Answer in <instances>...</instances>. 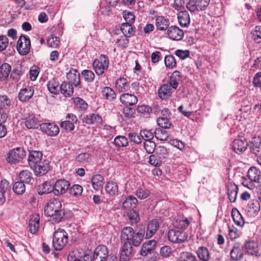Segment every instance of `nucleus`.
Listing matches in <instances>:
<instances>
[{
	"label": "nucleus",
	"mask_w": 261,
	"mask_h": 261,
	"mask_svg": "<svg viewBox=\"0 0 261 261\" xmlns=\"http://www.w3.org/2000/svg\"><path fill=\"white\" fill-rule=\"evenodd\" d=\"M155 20V24L157 30L161 31H164L168 29L170 25V21L168 18L159 15L157 13L154 15Z\"/></svg>",
	"instance_id": "f3484780"
},
{
	"label": "nucleus",
	"mask_w": 261,
	"mask_h": 261,
	"mask_svg": "<svg viewBox=\"0 0 261 261\" xmlns=\"http://www.w3.org/2000/svg\"><path fill=\"white\" fill-rule=\"evenodd\" d=\"M190 224V221L188 218L182 217L180 219H176L174 223V226L181 229H186Z\"/></svg>",
	"instance_id": "3c124183"
},
{
	"label": "nucleus",
	"mask_w": 261,
	"mask_h": 261,
	"mask_svg": "<svg viewBox=\"0 0 261 261\" xmlns=\"http://www.w3.org/2000/svg\"><path fill=\"white\" fill-rule=\"evenodd\" d=\"M69 190L70 194L75 197L81 195L83 192V188L79 185H74Z\"/></svg>",
	"instance_id": "0e129e2a"
},
{
	"label": "nucleus",
	"mask_w": 261,
	"mask_h": 261,
	"mask_svg": "<svg viewBox=\"0 0 261 261\" xmlns=\"http://www.w3.org/2000/svg\"><path fill=\"white\" fill-rule=\"evenodd\" d=\"M154 136L158 139L161 141L167 140L169 135L168 133L163 128H156L154 130Z\"/></svg>",
	"instance_id": "603ef678"
},
{
	"label": "nucleus",
	"mask_w": 261,
	"mask_h": 261,
	"mask_svg": "<svg viewBox=\"0 0 261 261\" xmlns=\"http://www.w3.org/2000/svg\"><path fill=\"white\" fill-rule=\"evenodd\" d=\"M16 48L18 53L21 56L28 54L31 48L30 38L27 36L21 35L17 41Z\"/></svg>",
	"instance_id": "20e7f679"
},
{
	"label": "nucleus",
	"mask_w": 261,
	"mask_h": 261,
	"mask_svg": "<svg viewBox=\"0 0 261 261\" xmlns=\"http://www.w3.org/2000/svg\"><path fill=\"white\" fill-rule=\"evenodd\" d=\"M168 153L167 149L164 146H159L156 148V154L161 160L167 158Z\"/></svg>",
	"instance_id": "69168bd1"
},
{
	"label": "nucleus",
	"mask_w": 261,
	"mask_h": 261,
	"mask_svg": "<svg viewBox=\"0 0 261 261\" xmlns=\"http://www.w3.org/2000/svg\"><path fill=\"white\" fill-rule=\"evenodd\" d=\"M84 121L88 124L101 125L103 120L98 114L93 113L84 118Z\"/></svg>",
	"instance_id": "bb28decb"
},
{
	"label": "nucleus",
	"mask_w": 261,
	"mask_h": 261,
	"mask_svg": "<svg viewBox=\"0 0 261 261\" xmlns=\"http://www.w3.org/2000/svg\"><path fill=\"white\" fill-rule=\"evenodd\" d=\"M77 122L76 116L72 113L68 114L66 116V120L60 123V126L66 132H71L74 130L75 124Z\"/></svg>",
	"instance_id": "f8f14e48"
},
{
	"label": "nucleus",
	"mask_w": 261,
	"mask_h": 261,
	"mask_svg": "<svg viewBox=\"0 0 261 261\" xmlns=\"http://www.w3.org/2000/svg\"><path fill=\"white\" fill-rule=\"evenodd\" d=\"M65 97H70L73 93V88L70 83H63L60 85V91Z\"/></svg>",
	"instance_id": "de8ad7c7"
},
{
	"label": "nucleus",
	"mask_w": 261,
	"mask_h": 261,
	"mask_svg": "<svg viewBox=\"0 0 261 261\" xmlns=\"http://www.w3.org/2000/svg\"><path fill=\"white\" fill-rule=\"evenodd\" d=\"M164 62L166 66L169 68H173L176 66V62L173 55H166L164 58Z\"/></svg>",
	"instance_id": "bf43d9fd"
},
{
	"label": "nucleus",
	"mask_w": 261,
	"mask_h": 261,
	"mask_svg": "<svg viewBox=\"0 0 261 261\" xmlns=\"http://www.w3.org/2000/svg\"><path fill=\"white\" fill-rule=\"evenodd\" d=\"M103 97L109 101H114L116 99V94L112 88L109 87H105L101 91Z\"/></svg>",
	"instance_id": "4c0bfd02"
},
{
	"label": "nucleus",
	"mask_w": 261,
	"mask_h": 261,
	"mask_svg": "<svg viewBox=\"0 0 261 261\" xmlns=\"http://www.w3.org/2000/svg\"><path fill=\"white\" fill-rule=\"evenodd\" d=\"M114 144L118 147H125L128 145V140L125 136H118L115 138Z\"/></svg>",
	"instance_id": "e2e57ef3"
},
{
	"label": "nucleus",
	"mask_w": 261,
	"mask_h": 261,
	"mask_svg": "<svg viewBox=\"0 0 261 261\" xmlns=\"http://www.w3.org/2000/svg\"><path fill=\"white\" fill-rule=\"evenodd\" d=\"M150 194L149 191L144 188L140 187L136 191V196L141 199L147 198Z\"/></svg>",
	"instance_id": "338daca9"
},
{
	"label": "nucleus",
	"mask_w": 261,
	"mask_h": 261,
	"mask_svg": "<svg viewBox=\"0 0 261 261\" xmlns=\"http://www.w3.org/2000/svg\"><path fill=\"white\" fill-rule=\"evenodd\" d=\"M261 139L259 137L253 138L250 143L248 144L250 151L254 154H257L259 152L260 150Z\"/></svg>",
	"instance_id": "f704fd0d"
},
{
	"label": "nucleus",
	"mask_w": 261,
	"mask_h": 261,
	"mask_svg": "<svg viewBox=\"0 0 261 261\" xmlns=\"http://www.w3.org/2000/svg\"><path fill=\"white\" fill-rule=\"evenodd\" d=\"M238 187L234 183L229 182V201L234 202L237 199Z\"/></svg>",
	"instance_id": "864d4df0"
},
{
	"label": "nucleus",
	"mask_w": 261,
	"mask_h": 261,
	"mask_svg": "<svg viewBox=\"0 0 261 261\" xmlns=\"http://www.w3.org/2000/svg\"><path fill=\"white\" fill-rule=\"evenodd\" d=\"M68 235L63 229L55 232L53 239V245L56 250H61L68 242Z\"/></svg>",
	"instance_id": "f03ea898"
},
{
	"label": "nucleus",
	"mask_w": 261,
	"mask_h": 261,
	"mask_svg": "<svg viewBox=\"0 0 261 261\" xmlns=\"http://www.w3.org/2000/svg\"><path fill=\"white\" fill-rule=\"evenodd\" d=\"M232 149L237 153H242L247 149L248 143L246 139L243 137H239L232 142Z\"/></svg>",
	"instance_id": "4468645a"
},
{
	"label": "nucleus",
	"mask_w": 261,
	"mask_h": 261,
	"mask_svg": "<svg viewBox=\"0 0 261 261\" xmlns=\"http://www.w3.org/2000/svg\"><path fill=\"white\" fill-rule=\"evenodd\" d=\"M180 81V72L177 70L174 71L170 75L168 82L166 83L170 85L174 90H176L178 86Z\"/></svg>",
	"instance_id": "cd10ccee"
},
{
	"label": "nucleus",
	"mask_w": 261,
	"mask_h": 261,
	"mask_svg": "<svg viewBox=\"0 0 261 261\" xmlns=\"http://www.w3.org/2000/svg\"><path fill=\"white\" fill-rule=\"evenodd\" d=\"M40 216L38 214L32 215L29 222L30 231L32 233H35L39 229Z\"/></svg>",
	"instance_id": "2f4dec72"
},
{
	"label": "nucleus",
	"mask_w": 261,
	"mask_h": 261,
	"mask_svg": "<svg viewBox=\"0 0 261 261\" xmlns=\"http://www.w3.org/2000/svg\"><path fill=\"white\" fill-rule=\"evenodd\" d=\"M176 261H198V260L191 252L183 251L178 254Z\"/></svg>",
	"instance_id": "a18cd8bd"
},
{
	"label": "nucleus",
	"mask_w": 261,
	"mask_h": 261,
	"mask_svg": "<svg viewBox=\"0 0 261 261\" xmlns=\"http://www.w3.org/2000/svg\"><path fill=\"white\" fill-rule=\"evenodd\" d=\"M245 248L249 254L257 256L259 253L258 244L254 241L249 240L246 241Z\"/></svg>",
	"instance_id": "c756f323"
},
{
	"label": "nucleus",
	"mask_w": 261,
	"mask_h": 261,
	"mask_svg": "<svg viewBox=\"0 0 261 261\" xmlns=\"http://www.w3.org/2000/svg\"><path fill=\"white\" fill-rule=\"evenodd\" d=\"M104 178L99 174L93 175L91 178L92 185L93 189L98 191L102 188Z\"/></svg>",
	"instance_id": "a19ab883"
},
{
	"label": "nucleus",
	"mask_w": 261,
	"mask_h": 261,
	"mask_svg": "<svg viewBox=\"0 0 261 261\" xmlns=\"http://www.w3.org/2000/svg\"><path fill=\"white\" fill-rule=\"evenodd\" d=\"M230 256L231 258L235 260H238L242 257V246L240 244H236L230 251Z\"/></svg>",
	"instance_id": "ea45409f"
},
{
	"label": "nucleus",
	"mask_w": 261,
	"mask_h": 261,
	"mask_svg": "<svg viewBox=\"0 0 261 261\" xmlns=\"http://www.w3.org/2000/svg\"><path fill=\"white\" fill-rule=\"evenodd\" d=\"M134 229L129 226L124 227L121 231L120 239L122 242H130L134 233Z\"/></svg>",
	"instance_id": "7c9ffc66"
},
{
	"label": "nucleus",
	"mask_w": 261,
	"mask_h": 261,
	"mask_svg": "<svg viewBox=\"0 0 261 261\" xmlns=\"http://www.w3.org/2000/svg\"><path fill=\"white\" fill-rule=\"evenodd\" d=\"M81 75L83 77L85 82L91 83L94 81L95 74L94 72L90 70H84L81 72Z\"/></svg>",
	"instance_id": "4d7b16f0"
},
{
	"label": "nucleus",
	"mask_w": 261,
	"mask_h": 261,
	"mask_svg": "<svg viewBox=\"0 0 261 261\" xmlns=\"http://www.w3.org/2000/svg\"><path fill=\"white\" fill-rule=\"evenodd\" d=\"M67 79L69 80V83L70 85L77 87L80 84V74L76 70H74L73 72H70L67 74Z\"/></svg>",
	"instance_id": "473e14b6"
},
{
	"label": "nucleus",
	"mask_w": 261,
	"mask_h": 261,
	"mask_svg": "<svg viewBox=\"0 0 261 261\" xmlns=\"http://www.w3.org/2000/svg\"><path fill=\"white\" fill-rule=\"evenodd\" d=\"M11 101L6 95H0V109L9 111Z\"/></svg>",
	"instance_id": "5fc2aeb1"
},
{
	"label": "nucleus",
	"mask_w": 261,
	"mask_h": 261,
	"mask_svg": "<svg viewBox=\"0 0 261 261\" xmlns=\"http://www.w3.org/2000/svg\"><path fill=\"white\" fill-rule=\"evenodd\" d=\"M138 203L137 199L134 196H127L122 204V207L124 209H133L136 207Z\"/></svg>",
	"instance_id": "c9c22d12"
},
{
	"label": "nucleus",
	"mask_w": 261,
	"mask_h": 261,
	"mask_svg": "<svg viewBox=\"0 0 261 261\" xmlns=\"http://www.w3.org/2000/svg\"><path fill=\"white\" fill-rule=\"evenodd\" d=\"M167 34L169 37L174 40H180L184 37V32L178 27L171 26L167 30Z\"/></svg>",
	"instance_id": "aec40b11"
},
{
	"label": "nucleus",
	"mask_w": 261,
	"mask_h": 261,
	"mask_svg": "<svg viewBox=\"0 0 261 261\" xmlns=\"http://www.w3.org/2000/svg\"><path fill=\"white\" fill-rule=\"evenodd\" d=\"M169 240L174 243H182L187 241L188 234L184 230L170 229L168 233Z\"/></svg>",
	"instance_id": "39448f33"
},
{
	"label": "nucleus",
	"mask_w": 261,
	"mask_h": 261,
	"mask_svg": "<svg viewBox=\"0 0 261 261\" xmlns=\"http://www.w3.org/2000/svg\"><path fill=\"white\" fill-rule=\"evenodd\" d=\"M32 174L29 170H23L19 173V179L20 181L24 184H29L32 179Z\"/></svg>",
	"instance_id": "6e6d98bb"
},
{
	"label": "nucleus",
	"mask_w": 261,
	"mask_h": 261,
	"mask_svg": "<svg viewBox=\"0 0 261 261\" xmlns=\"http://www.w3.org/2000/svg\"><path fill=\"white\" fill-rule=\"evenodd\" d=\"M106 193L110 196L116 195L118 193V186L116 182L110 181L106 183L105 186Z\"/></svg>",
	"instance_id": "72a5a7b5"
},
{
	"label": "nucleus",
	"mask_w": 261,
	"mask_h": 261,
	"mask_svg": "<svg viewBox=\"0 0 261 261\" xmlns=\"http://www.w3.org/2000/svg\"><path fill=\"white\" fill-rule=\"evenodd\" d=\"M70 182L65 179L57 180L54 184V194L56 196H60L65 194L69 190Z\"/></svg>",
	"instance_id": "1a4fd4ad"
},
{
	"label": "nucleus",
	"mask_w": 261,
	"mask_h": 261,
	"mask_svg": "<svg viewBox=\"0 0 261 261\" xmlns=\"http://www.w3.org/2000/svg\"><path fill=\"white\" fill-rule=\"evenodd\" d=\"M36 175L42 176L45 174L49 170L50 166L49 162L46 160H43L38 163L37 165L31 168Z\"/></svg>",
	"instance_id": "dca6fc26"
},
{
	"label": "nucleus",
	"mask_w": 261,
	"mask_h": 261,
	"mask_svg": "<svg viewBox=\"0 0 261 261\" xmlns=\"http://www.w3.org/2000/svg\"><path fill=\"white\" fill-rule=\"evenodd\" d=\"M157 242L155 240H149L144 242L141 247L140 255L143 256H146L149 254L154 255V253H156L154 251Z\"/></svg>",
	"instance_id": "9b49d317"
},
{
	"label": "nucleus",
	"mask_w": 261,
	"mask_h": 261,
	"mask_svg": "<svg viewBox=\"0 0 261 261\" xmlns=\"http://www.w3.org/2000/svg\"><path fill=\"white\" fill-rule=\"evenodd\" d=\"M159 228V222L158 219H154L150 220L147 226L145 239L151 238L157 231Z\"/></svg>",
	"instance_id": "6ab92c4d"
},
{
	"label": "nucleus",
	"mask_w": 261,
	"mask_h": 261,
	"mask_svg": "<svg viewBox=\"0 0 261 261\" xmlns=\"http://www.w3.org/2000/svg\"><path fill=\"white\" fill-rule=\"evenodd\" d=\"M133 253V248L131 242L123 243L120 254V261H128L132 257Z\"/></svg>",
	"instance_id": "ddd939ff"
},
{
	"label": "nucleus",
	"mask_w": 261,
	"mask_h": 261,
	"mask_svg": "<svg viewBox=\"0 0 261 261\" xmlns=\"http://www.w3.org/2000/svg\"><path fill=\"white\" fill-rule=\"evenodd\" d=\"M41 130L49 136H56L59 133V128L54 123H44L40 125Z\"/></svg>",
	"instance_id": "2eb2a0df"
},
{
	"label": "nucleus",
	"mask_w": 261,
	"mask_h": 261,
	"mask_svg": "<svg viewBox=\"0 0 261 261\" xmlns=\"http://www.w3.org/2000/svg\"><path fill=\"white\" fill-rule=\"evenodd\" d=\"M115 87L118 92H123L129 90V83L127 80L124 77H120L116 80Z\"/></svg>",
	"instance_id": "5701e85b"
},
{
	"label": "nucleus",
	"mask_w": 261,
	"mask_h": 261,
	"mask_svg": "<svg viewBox=\"0 0 261 261\" xmlns=\"http://www.w3.org/2000/svg\"><path fill=\"white\" fill-rule=\"evenodd\" d=\"M25 126L28 129H35L38 127L40 125L37 119L34 115H30L28 117L24 119Z\"/></svg>",
	"instance_id": "e433bc0d"
},
{
	"label": "nucleus",
	"mask_w": 261,
	"mask_h": 261,
	"mask_svg": "<svg viewBox=\"0 0 261 261\" xmlns=\"http://www.w3.org/2000/svg\"><path fill=\"white\" fill-rule=\"evenodd\" d=\"M108 257L107 247L103 245H99L95 249L93 254L90 255L91 261H105Z\"/></svg>",
	"instance_id": "6e6552de"
},
{
	"label": "nucleus",
	"mask_w": 261,
	"mask_h": 261,
	"mask_svg": "<svg viewBox=\"0 0 261 261\" xmlns=\"http://www.w3.org/2000/svg\"><path fill=\"white\" fill-rule=\"evenodd\" d=\"M90 154L85 152L79 154L76 158V161L81 163H85L91 160Z\"/></svg>",
	"instance_id": "774afa93"
},
{
	"label": "nucleus",
	"mask_w": 261,
	"mask_h": 261,
	"mask_svg": "<svg viewBox=\"0 0 261 261\" xmlns=\"http://www.w3.org/2000/svg\"><path fill=\"white\" fill-rule=\"evenodd\" d=\"M34 92V89L32 87L24 88L19 92L18 98L21 101H27L33 96Z\"/></svg>",
	"instance_id": "393cba45"
},
{
	"label": "nucleus",
	"mask_w": 261,
	"mask_h": 261,
	"mask_svg": "<svg viewBox=\"0 0 261 261\" xmlns=\"http://www.w3.org/2000/svg\"><path fill=\"white\" fill-rule=\"evenodd\" d=\"M44 214L47 217L53 218L55 223L61 221L64 215V212L62 210V203L57 198L50 199L44 208Z\"/></svg>",
	"instance_id": "f257e3e1"
},
{
	"label": "nucleus",
	"mask_w": 261,
	"mask_h": 261,
	"mask_svg": "<svg viewBox=\"0 0 261 261\" xmlns=\"http://www.w3.org/2000/svg\"><path fill=\"white\" fill-rule=\"evenodd\" d=\"M145 228H141L139 229L138 231L134 232L130 240L132 246L134 247L140 246L143 240L144 236L145 237Z\"/></svg>",
	"instance_id": "4be33fe9"
},
{
	"label": "nucleus",
	"mask_w": 261,
	"mask_h": 261,
	"mask_svg": "<svg viewBox=\"0 0 261 261\" xmlns=\"http://www.w3.org/2000/svg\"><path fill=\"white\" fill-rule=\"evenodd\" d=\"M54 193V185L50 182L45 181L40 185L38 188V193L40 195Z\"/></svg>",
	"instance_id": "58836bf2"
},
{
	"label": "nucleus",
	"mask_w": 261,
	"mask_h": 261,
	"mask_svg": "<svg viewBox=\"0 0 261 261\" xmlns=\"http://www.w3.org/2000/svg\"><path fill=\"white\" fill-rule=\"evenodd\" d=\"M109 60L105 55H101L99 58L95 59L93 62V67L96 74L100 75L104 73L109 67Z\"/></svg>",
	"instance_id": "7ed1b4c3"
},
{
	"label": "nucleus",
	"mask_w": 261,
	"mask_h": 261,
	"mask_svg": "<svg viewBox=\"0 0 261 261\" xmlns=\"http://www.w3.org/2000/svg\"><path fill=\"white\" fill-rule=\"evenodd\" d=\"M170 117L166 118L164 117H159L157 119V122L158 125L162 128L165 129L170 128L172 123L170 121Z\"/></svg>",
	"instance_id": "13d9d810"
},
{
	"label": "nucleus",
	"mask_w": 261,
	"mask_h": 261,
	"mask_svg": "<svg viewBox=\"0 0 261 261\" xmlns=\"http://www.w3.org/2000/svg\"><path fill=\"white\" fill-rule=\"evenodd\" d=\"M42 153L39 151L32 150L30 151L28 157V163L31 167H33L38 163L41 162L42 160Z\"/></svg>",
	"instance_id": "412c9836"
},
{
	"label": "nucleus",
	"mask_w": 261,
	"mask_h": 261,
	"mask_svg": "<svg viewBox=\"0 0 261 261\" xmlns=\"http://www.w3.org/2000/svg\"><path fill=\"white\" fill-rule=\"evenodd\" d=\"M11 67L8 63H4L0 67V80L4 81L9 76Z\"/></svg>",
	"instance_id": "8fccbe9b"
},
{
	"label": "nucleus",
	"mask_w": 261,
	"mask_h": 261,
	"mask_svg": "<svg viewBox=\"0 0 261 261\" xmlns=\"http://www.w3.org/2000/svg\"><path fill=\"white\" fill-rule=\"evenodd\" d=\"M260 210V205L258 200L254 198L249 201L245 207V211L246 215L250 217L257 216Z\"/></svg>",
	"instance_id": "9d476101"
},
{
	"label": "nucleus",
	"mask_w": 261,
	"mask_h": 261,
	"mask_svg": "<svg viewBox=\"0 0 261 261\" xmlns=\"http://www.w3.org/2000/svg\"><path fill=\"white\" fill-rule=\"evenodd\" d=\"M9 182L3 179L0 183V204H3L5 201V193L10 189Z\"/></svg>",
	"instance_id": "c03bdc74"
},
{
	"label": "nucleus",
	"mask_w": 261,
	"mask_h": 261,
	"mask_svg": "<svg viewBox=\"0 0 261 261\" xmlns=\"http://www.w3.org/2000/svg\"><path fill=\"white\" fill-rule=\"evenodd\" d=\"M196 253L198 258L202 261H208L210 254L208 249L205 247H200L198 248Z\"/></svg>",
	"instance_id": "09e8293b"
},
{
	"label": "nucleus",
	"mask_w": 261,
	"mask_h": 261,
	"mask_svg": "<svg viewBox=\"0 0 261 261\" xmlns=\"http://www.w3.org/2000/svg\"><path fill=\"white\" fill-rule=\"evenodd\" d=\"M25 155L24 150L21 147H17L11 150L7 158V162L11 164H16L21 161Z\"/></svg>",
	"instance_id": "423d86ee"
},
{
	"label": "nucleus",
	"mask_w": 261,
	"mask_h": 261,
	"mask_svg": "<svg viewBox=\"0 0 261 261\" xmlns=\"http://www.w3.org/2000/svg\"><path fill=\"white\" fill-rule=\"evenodd\" d=\"M210 0H189L187 8L191 12L204 11L208 6Z\"/></svg>",
	"instance_id": "0eeeda50"
},
{
	"label": "nucleus",
	"mask_w": 261,
	"mask_h": 261,
	"mask_svg": "<svg viewBox=\"0 0 261 261\" xmlns=\"http://www.w3.org/2000/svg\"><path fill=\"white\" fill-rule=\"evenodd\" d=\"M13 191L17 194H22L25 190L24 183L22 181L16 182L13 187Z\"/></svg>",
	"instance_id": "052dcab7"
},
{
	"label": "nucleus",
	"mask_w": 261,
	"mask_h": 261,
	"mask_svg": "<svg viewBox=\"0 0 261 261\" xmlns=\"http://www.w3.org/2000/svg\"><path fill=\"white\" fill-rule=\"evenodd\" d=\"M47 88L51 93L58 94L60 91V85L56 80L52 79L48 82Z\"/></svg>",
	"instance_id": "49530a36"
},
{
	"label": "nucleus",
	"mask_w": 261,
	"mask_h": 261,
	"mask_svg": "<svg viewBox=\"0 0 261 261\" xmlns=\"http://www.w3.org/2000/svg\"><path fill=\"white\" fill-rule=\"evenodd\" d=\"M231 217L234 223L239 226H243L244 221L240 212L236 208H233L231 210Z\"/></svg>",
	"instance_id": "79ce46f5"
},
{
	"label": "nucleus",
	"mask_w": 261,
	"mask_h": 261,
	"mask_svg": "<svg viewBox=\"0 0 261 261\" xmlns=\"http://www.w3.org/2000/svg\"><path fill=\"white\" fill-rule=\"evenodd\" d=\"M120 101L124 105L134 106L137 103L138 99L134 94L123 93L120 96Z\"/></svg>",
	"instance_id": "b1692460"
},
{
	"label": "nucleus",
	"mask_w": 261,
	"mask_h": 261,
	"mask_svg": "<svg viewBox=\"0 0 261 261\" xmlns=\"http://www.w3.org/2000/svg\"><path fill=\"white\" fill-rule=\"evenodd\" d=\"M174 90L170 87L169 85L164 84L160 86L158 91L159 97L162 100L168 99L172 96Z\"/></svg>",
	"instance_id": "a211bd4d"
},
{
	"label": "nucleus",
	"mask_w": 261,
	"mask_h": 261,
	"mask_svg": "<svg viewBox=\"0 0 261 261\" xmlns=\"http://www.w3.org/2000/svg\"><path fill=\"white\" fill-rule=\"evenodd\" d=\"M248 177L252 181L261 182V172L255 167H251L248 170Z\"/></svg>",
	"instance_id": "a878e982"
},
{
	"label": "nucleus",
	"mask_w": 261,
	"mask_h": 261,
	"mask_svg": "<svg viewBox=\"0 0 261 261\" xmlns=\"http://www.w3.org/2000/svg\"><path fill=\"white\" fill-rule=\"evenodd\" d=\"M179 24L182 27H188L190 23V18L187 11H180L177 14Z\"/></svg>",
	"instance_id": "c85d7f7f"
},
{
	"label": "nucleus",
	"mask_w": 261,
	"mask_h": 261,
	"mask_svg": "<svg viewBox=\"0 0 261 261\" xmlns=\"http://www.w3.org/2000/svg\"><path fill=\"white\" fill-rule=\"evenodd\" d=\"M252 39L257 43L261 42V26H256L251 32Z\"/></svg>",
	"instance_id": "680f3d73"
},
{
	"label": "nucleus",
	"mask_w": 261,
	"mask_h": 261,
	"mask_svg": "<svg viewBox=\"0 0 261 261\" xmlns=\"http://www.w3.org/2000/svg\"><path fill=\"white\" fill-rule=\"evenodd\" d=\"M120 29L123 35L127 37L133 36L135 33V29L129 23H123L121 25Z\"/></svg>",
	"instance_id": "37998d69"
}]
</instances>
